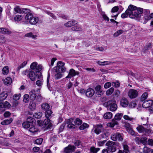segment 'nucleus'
Instances as JSON below:
<instances>
[{
	"label": "nucleus",
	"mask_w": 153,
	"mask_h": 153,
	"mask_svg": "<svg viewBox=\"0 0 153 153\" xmlns=\"http://www.w3.org/2000/svg\"><path fill=\"white\" fill-rule=\"evenodd\" d=\"M63 76L62 74L60 72H58L54 76V78L56 79H58L61 78Z\"/></svg>",
	"instance_id": "nucleus-46"
},
{
	"label": "nucleus",
	"mask_w": 153,
	"mask_h": 153,
	"mask_svg": "<svg viewBox=\"0 0 153 153\" xmlns=\"http://www.w3.org/2000/svg\"><path fill=\"white\" fill-rule=\"evenodd\" d=\"M114 89L113 88L111 87L108 89L106 92V94L107 95H110L114 92Z\"/></svg>",
	"instance_id": "nucleus-45"
},
{
	"label": "nucleus",
	"mask_w": 153,
	"mask_h": 153,
	"mask_svg": "<svg viewBox=\"0 0 153 153\" xmlns=\"http://www.w3.org/2000/svg\"><path fill=\"white\" fill-rule=\"evenodd\" d=\"M126 130L131 135H134L135 134V132L131 128L127 127H126Z\"/></svg>",
	"instance_id": "nucleus-48"
},
{
	"label": "nucleus",
	"mask_w": 153,
	"mask_h": 153,
	"mask_svg": "<svg viewBox=\"0 0 153 153\" xmlns=\"http://www.w3.org/2000/svg\"><path fill=\"white\" fill-rule=\"evenodd\" d=\"M123 115L122 113H117L115 115L114 118L115 120H119L121 119Z\"/></svg>",
	"instance_id": "nucleus-38"
},
{
	"label": "nucleus",
	"mask_w": 153,
	"mask_h": 153,
	"mask_svg": "<svg viewBox=\"0 0 153 153\" xmlns=\"http://www.w3.org/2000/svg\"><path fill=\"white\" fill-rule=\"evenodd\" d=\"M30 123L27 121L23 123L22 126L25 128H28L30 127Z\"/></svg>",
	"instance_id": "nucleus-49"
},
{
	"label": "nucleus",
	"mask_w": 153,
	"mask_h": 153,
	"mask_svg": "<svg viewBox=\"0 0 153 153\" xmlns=\"http://www.w3.org/2000/svg\"><path fill=\"white\" fill-rule=\"evenodd\" d=\"M112 114L111 112H106L104 114L103 117L105 119H110L112 118Z\"/></svg>",
	"instance_id": "nucleus-19"
},
{
	"label": "nucleus",
	"mask_w": 153,
	"mask_h": 153,
	"mask_svg": "<svg viewBox=\"0 0 153 153\" xmlns=\"http://www.w3.org/2000/svg\"><path fill=\"white\" fill-rule=\"evenodd\" d=\"M76 149V147L74 146L69 145L65 148L64 152L65 153H72Z\"/></svg>",
	"instance_id": "nucleus-8"
},
{
	"label": "nucleus",
	"mask_w": 153,
	"mask_h": 153,
	"mask_svg": "<svg viewBox=\"0 0 153 153\" xmlns=\"http://www.w3.org/2000/svg\"><path fill=\"white\" fill-rule=\"evenodd\" d=\"M116 103V101L115 100L111 99L104 102L103 105L106 107L108 110L114 111L116 110L117 108V106Z\"/></svg>",
	"instance_id": "nucleus-2"
},
{
	"label": "nucleus",
	"mask_w": 153,
	"mask_h": 153,
	"mask_svg": "<svg viewBox=\"0 0 153 153\" xmlns=\"http://www.w3.org/2000/svg\"><path fill=\"white\" fill-rule=\"evenodd\" d=\"M23 16L21 15H17L14 17V19L16 21L19 22L21 21L22 19Z\"/></svg>",
	"instance_id": "nucleus-33"
},
{
	"label": "nucleus",
	"mask_w": 153,
	"mask_h": 153,
	"mask_svg": "<svg viewBox=\"0 0 153 153\" xmlns=\"http://www.w3.org/2000/svg\"><path fill=\"white\" fill-rule=\"evenodd\" d=\"M20 94H16L13 96V99L15 100H17L20 98Z\"/></svg>",
	"instance_id": "nucleus-57"
},
{
	"label": "nucleus",
	"mask_w": 153,
	"mask_h": 153,
	"mask_svg": "<svg viewBox=\"0 0 153 153\" xmlns=\"http://www.w3.org/2000/svg\"><path fill=\"white\" fill-rule=\"evenodd\" d=\"M90 151L92 153H97L100 150L99 148H95L94 147H91L90 148Z\"/></svg>",
	"instance_id": "nucleus-39"
},
{
	"label": "nucleus",
	"mask_w": 153,
	"mask_h": 153,
	"mask_svg": "<svg viewBox=\"0 0 153 153\" xmlns=\"http://www.w3.org/2000/svg\"><path fill=\"white\" fill-rule=\"evenodd\" d=\"M94 91L93 89L91 88H89L86 91L85 94L87 97H91L94 95Z\"/></svg>",
	"instance_id": "nucleus-9"
},
{
	"label": "nucleus",
	"mask_w": 153,
	"mask_h": 153,
	"mask_svg": "<svg viewBox=\"0 0 153 153\" xmlns=\"http://www.w3.org/2000/svg\"><path fill=\"white\" fill-rule=\"evenodd\" d=\"M82 123V121L78 118H76L74 120V123L76 125H80Z\"/></svg>",
	"instance_id": "nucleus-40"
},
{
	"label": "nucleus",
	"mask_w": 153,
	"mask_h": 153,
	"mask_svg": "<svg viewBox=\"0 0 153 153\" xmlns=\"http://www.w3.org/2000/svg\"><path fill=\"white\" fill-rule=\"evenodd\" d=\"M142 11V8L130 4L125 12L121 15V17L123 18H125L129 16L131 18L137 19L141 17V15L143 13Z\"/></svg>",
	"instance_id": "nucleus-1"
},
{
	"label": "nucleus",
	"mask_w": 153,
	"mask_h": 153,
	"mask_svg": "<svg viewBox=\"0 0 153 153\" xmlns=\"http://www.w3.org/2000/svg\"><path fill=\"white\" fill-rule=\"evenodd\" d=\"M13 121L12 118H10L9 119H7L2 121L1 124L2 125H7Z\"/></svg>",
	"instance_id": "nucleus-24"
},
{
	"label": "nucleus",
	"mask_w": 153,
	"mask_h": 153,
	"mask_svg": "<svg viewBox=\"0 0 153 153\" xmlns=\"http://www.w3.org/2000/svg\"><path fill=\"white\" fill-rule=\"evenodd\" d=\"M27 63V61H24L18 67V70H20V69L23 68L26 66Z\"/></svg>",
	"instance_id": "nucleus-55"
},
{
	"label": "nucleus",
	"mask_w": 153,
	"mask_h": 153,
	"mask_svg": "<svg viewBox=\"0 0 153 153\" xmlns=\"http://www.w3.org/2000/svg\"><path fill=\"white\" fill-rule=\"evenodd\" d=\"M124 31L122 30H117L114 34V36L116 37L118 36L119 35L122 34Z\"/></svg>",
	"instance_id": "nucleus-41"
},
{
	"label": "nucleus",
	"mask_w": 153,
	"mask_h": 153,
	"mask_svg": "<svg viewBox=\"0 0 153 153\" xmlns=\"http://www.w3.org/2000/svg\"><path fill=\"white\" fill-rule=\"evenodd\" d=\"M9 71L8 67L6 66L4 67L2 70V73L4 75H7L8 74Z\"/></svg>",
	"instance_id": "nucleus-31"
},
{
	"label": "nucleus",
	"mask_w": 153,
	"mask_h": 153,
	"mask_svg": "<svg viewBox=\"0 0 153 153\" xmlns=\"http://www.w3.org/2000/svg\"><path fill=\"white\" fill-rule=\"evenodd\" d=\"M123 153H129V147L126 143H123Z\"/></svg>",
	"instance_id": "nucleus-22"
},
{
	"label": "nucleus",
	"mask_w": 153,
	"mask_h": 153,
	"mask_svg": "<svg viewBox=\"0 0 153 153\" xmlns=\"http://www.w3.org/2000/svg\"><path fill=\"white\" fill-rule=\"evenodd\" d=\"M53 112L50 109L45 111V115L46 118H49L51 116V114Z\"/></svg>",
	"instance_id": "nucleus-26"
},
{
	"label": "nucleus",
	"mask_w": 153,
	"mask_h": 153,
	"mask_svg": "<svg viewBox=\"0 0 153 153\" xmlns=\"http://www.w3.org/2000/svg\"><path fill=\"white\" fill-rule=\"evenodd\" d=\"M101 88V86L100 85H98L95 88V91H97V92L98 93L97 95L99 97H100V95L103 94V92L102 91Z\"/></svg>",
	"instance_id": "nucleus-15"
},
{
	"label": "nucleus",
	"mask_w": 153,
	"mask_h": 153,
	"mask_svg": "<svg viewBox=\"0 0 153 153\" xmlns=\"http://www.w3.org/2000/svg\"><path fill=\"white\" fill-rule=\"evenodd\" d=\"M71 30L74 31H79L81 30L82 29L80 27L76 26L72 27Z\"/></svg>",
	"instance_id": "nucleus-54"
},
{
	"label": "nucleus",
	"mask_w": 153,
	"mask_h": 153,
	"mask_svg": "<svg viewBox=\"0 0 153 153\" xmlns=\"http://www.w3.org/2000/svg\"><path fill=\"white\" fill-rule=\"evenodd\" d=\"M74 145L79 148H80L81 147V142L79 140L76 141L74 143Z\"/></svg>",
	"instance_id": "nucleus-62"
},
{
	"label": "nucleus",
	"mask_w": 153,
	"mask_h": 153,
	"mask_svg": "<svg viewBox=\"0 0 153 153\" xmlns=\"http://www.w3.org/2000/svg\"><path fill=\"white\" fill-rule=\"evenodd\" d=\"M108 150L112 152H114L116 151L115 145L111 147H107Z\"/></svg>",
	"instance_id": "nucleus-50"
},
{
	"label": "nucleus",
	"mask_w": 153,
	"mask_h": 153,
	"mask_svg": "<svg viewBox=\"0 0 153 153\" xmlns=\"http://www.w3.org/2000/svg\"><path fill=\"white\" fill-rule=\"evenodd\" d=\"M151 151V149L146 146H145L143 149V152L144 153H148Z\"/></svg>",
	"instance_id": "nucleus-56"
},
{
	"label": "nucleus",
	"mask_w": 153,
	"mask_h": 153,
	"mask_svg": "<svg viewBox=\"0 0 153 153\" xmlns=\"http://www.w3.org/2000/svg\"><path fill=\"white\" fill-rule=\"evenodd\" d=\"M120 84L119 82H112V85L113 86H114L116 88L119 87L120 86Z\"/></svg>",
	"instance_id": "nucleus-59"
},
{
	"label": "nucleus",
	"mask_w": 153,
	"mask_h": 153,
	"mask_svg": "<svg viewBox=\"0 0 153 153\" xmlns=\"http://www.w3.org/2000/svg\"><path fill=\"white\" fill-rule=\"evenodd\" d=\"M28 75L32 81H34L36 79V75L34 71H30L29 72Z\"/></svg>",
	"instance_id": "nucleus-16"
},
{
	"label": "nucleus",
	"mask_w": 153,
	"mask_h": 153,
	"mask_svg": "<svg viewBox=\"0 0 153 153\" xmlns=\"http://www.w3.org/2000/svg\"><path fill=\"white\" fill-rule=\"evenodd\" d=\"M29 96L28 94H26L23 96V101L25 103H28L29 101Z\"/></svg>",
	"instance_id": "nucleus-34"
},
{
	"label": "nucleus",
	"mask_w": 153,
	"mask_h": 153,
	"mask_svg": "<svg viewBox=\"0 0 153 153\" xmlns=\"http://www.w3.org/2000/svg\"><path fill=\"white\" fill-rule=\"evenodd\" d=\"M117 122L116 120L113 119L111 122L108 124V126L111 127H113L115 125H117Z\"/></svg>",
	"instance_id": "nucleus-28"
},
{
	"label": "nucleus",
	"mask_w": 153,
	"mask_h": 153,
	"mask_svg": "<svg viewBox=\"0 0 153 153\" xmlns=\"http://www.w3.org/2000/svg\"><path fill=\"white\" fill-rule=\"evenodd\" d=\"M41 107L42 110L45 111L49 110L50 105L48 103H44L42 105Z\"/></svg>",
	"instance_id": "nucleus-21"
},
{
	"label": "nucleus",
	"mask_w": 153,
	"mask_h": 153,
	"mask_svg": "<svg viewBox=\"0 0 153 153\" xmlns=\"http://www.w3.org/2000/svg\"><path fill=\"white\" fill-rule=\"evenodd\" d=\"M10 106L11 105L8 102H3L0 100V114H2L6 109L9 108Z\"/></svg>",
	"instance_id": "nucleus-4"
},
{
	"label": "nucleus",
	"mask_w": 153,
	"mask_h": 153,
	"mask_svg": "<svg viewBox=\"0 0 153 153\" xmlns=\"http://www.w3.org/2000/svg\"><path fill=\"white\" fill-rule=\"evenodd\" d=\"M77 22L75 20L70 21L64 24V25L67 27H69L77 24Z\"/></svg>",
	"instance_id": "nucleus-13"
},
{
	"label": "nucleus",
	"mask_w": 153,
	"mask_h": 153,
	"mask_svg": "<svg viewBox=\"0 0 153 153\" xmlns=\"http://www.w3.org/2000/svg\"><path fill=\"white\" fill-rule=\"evenodd\" d=\"M43 140L42 138H38L35 141V143L37 145H41Z\"/></svg>",
	"instance_id": "nucleus-53"
},
{
	"label": "nucleus",
	"mask_w": 153,
	"mask_h": 153,
	"mask_svg": "<svg viewBox=\"0 0 153 153\" xmlns=\"http://www.w3.org/2000/svg\"><path fill=\"white\" fill-rule=\"evenodd\" d=\"M25 19L26 20L29 21L30 24L33 25H35L37 23L39 20L38 17L33 16L31 13L27 14L25 16Z\"/></svg>",
	"instance_id": "nucleus-3"
},
{
	"label": "nucleus",
	"mask_w": 153,
	"mask_h": 153,
	"mask_svg": "<svg viewBox=\"0 0 153 153\" xmlns=\"http://www.w3.org/2000/svg\"><path fill=\"white\" fill-rule=\"evenodd\" d=\"M29 131L31 132L34 133L38 131V129L35 126H31L29 129Z\"/></svg>",
	"instance_id": "nucleus-42"
},
{
	"label": "nucleus",
	"mask_w": 153,
	"mask_h": 153,
	"mask_svg": "<svg viewBox=\"0 0 153 153\" xmlns=\"http://www.w3.org/2000/svg\"><path fill=\"white\" fill-rule=\"evenodd\" d=\"M99 65H108L109 64L110 62L109 61H104L103 62L98 61L97 62Z\"/></svg>",
	"instance_id": "nucleus-43"
},
{
	"label": "nucleus",
	"mask_w": 153,
	"mask_h": 153,
	"mask_svg": "<svg viewBox=\"0 0 153 153\" xmlns=\"http://www.w3.org/2000/svg\"><path fill=\"white\" fill-rule=\"evenodd\" d=\"M50 120L49 118H47L44 120L43 122L41 121H38L37 123L39 126L42 128L45 127H50L51 126Z\"/></svg>",
	"instance_id": "nucleus-5"
},
{
	"label": "nucleus",
	"mask_w": 153,
	"mask_h": 153,
	"mask_svg": "<svg viewBox=\"0 0 153 153\" xmlns=\"http://www.w3.org/2000/svg\"><path fill=\"white\" fill-rule=\"evenodd\" d=\"M128 101L126 98L123 97L121 100L120 104L122 107H126L128 105Z\"/></svg>",
	"instance_id": "nucleus-12"
},
{
	"label": "nucleus",
	"mask_w": 153,
	"mask_h": 153,
	"mask_svg": "<svg viewBox=\"0 0 153 153\" xmlns=\"http://www.w3.org/2000/svg\"><path fill=\"white\" fill-rule=\"evenodd\" d=\"M42 69V66L41 65H37L35 69L34 70L36 72H39V71H41Z\"/></svg>",
	"instance_id": "nucleus-51"
},
{
	"label": "nucleus",
	"mask_w": 153,
	"mask_h": 153,
	"mask_svg": "<svg viewBox=\"0 0 153 153\" xmlns=\"http://www.w3.org/2000/svg\"><path fill=\"white\" fill-rule=\"evenodd\" d=\"M42 114L41 112H38L34 113L33 114V116L37 119H39L42 117Z\"/></svg>",
	"instance_id": "nucleus-36"
},
{
	"label": "nucleus",
	"mask_w": 153,
	"mask_h": 153,
	"mask_svg": "<svg viewBox=\"0 0 153 153\" xmlns=\"http://www.w3.org/2000/svg\"><path fill=\"white\" fill-rule=\"evenodd\" d=\"M137 131L139 133L144 132L145 128L142 125H139L137 128Z\"/></svg>",
	"instance_id": "nucleus-32"
},
{
	"label": "nucleus",
	"mask_w": 153,
	"mask_h": 153,
	"mask_svg": "<svg viewBox=\"0 0 153 153\" xmlns=\"http://www.w3.org/2000/svg\"><path fill=\"white\" fill-rule=\"evenodd\" d=\"M102 126V125H98L94 126V132L97 134H98L101 132Z\"/></svg>",
	"instance_id": "nucleus-10"
},
{
	"label": "nucleus",
	"mask_w": 153,
	"mask_h": 153,
	"mask_svg": "<svg viewBox=\"0 0 153 153\" xmlns=\"http://www.w3.org/2000/svg\"><path fill=\"white\" fill-rule=\"evenodd\" d=\"M102 15L104 19L105 20H106L107 21H108L109 20V19L108 17L107 16L105 15V13L104 12H103L102 13Z\"/></svg>",
	"instance_id": "nucleus-61"
},
{
	"label": "nucleus",
	"mask_w": 153,
	"mask_h": 153,
	"mask_svg": "<svg viewBox=\"0 0 153 153\" xmlns=\"http://www.w3.org/2000/svg\"><path fill=\"white\" fill-rule=\"evenodd\" d=\"M147 140V139L146 137H143L141 138L140 139V142L143 145H145L146 144Z\"/></svg>",
	"instance_id": "nucleus-52"
},
{
	"label": "nucleus",
	"mask_w": 153,
	"mask_h": 153,
	"mask_svg": "<svg viewBox=\"0 0 153 153\" xmlns=\"http://www.w3.org/2000/svg\"><path fill=\"white\" fill-rule=\"evenodd\" d=\"M12 79L10 77H7L4 81V84L7 85H10L12 82Z\"/></svg>",
	"instance_id": "nucleus-20"
},
{
	"label": "nucleus",
	"mask_w": 153,
	"mask_h": 153,
	"mask_svg": "<svg viewBox=\"0 0 153 153\" xmlns=\"http://www.w3.org/2000/svg\"><path fill=\"white\" fill-rule=\"evenodd\" d=\"M153 103V101L149 100L145 101L142 104L143 108H147L150 107Z\"/></svg>",
	"instance_id": "nucleus-11"
},
{
	"label": "nucleus",
	"mask_w": 153,
	"mask_h": 153,
	"mask_svg": "<svg viewBox=\"0 0 153 153\" xmlns=\"http://www.w3.org/2000/svg\"><path fill=\"white\" fill-rule=\"evenodd\" d=\"M143 12L144 15H149L150 13V11L149 10L144 9L143 10Z\"/></svg>",
	"instance_id": "nucleus-60"
},
{
	"label": "nucleus",
	"mask_w": 153,
	"mask_h": 153,
	"mask_svg": "<svg viewBox=\"0 0 153 153\" xmlns=\"http://www.w3.org/2000/svg\"><path fill=\"white\" fill-rule=\"evenodd\" d=\"M106 146L108 147H111L115 146V143L111 141H108L105 144Z\"/></svg>",
	"instance_id": "nucleus-37"
},
{
	"label": "nucleus",
	"mask_w": 153,
	"mask_h": 153,
	"mask_svg": "<svg viewBox=\"0 0 153 153\" xmlns=\"http://www.w3.org/2000/svg\"><path fill=\"white\" fill-rule=\"evenodd\" d=\"M36 36L34 35L31 32L25 34V37H31L33 39L36 38Z\"/></svg>",
	"instance_id": "nucleus-44"
},
{
	"label": "nucleus",
	"mask_w": 153,
	"mask_h": 153,
	"mask_svg": "<svg viewBox=\"0 0 153 153\" xmlns=\"http://www.w3.org/2000/svg\"><path fill=\"white\" fill-rule=\"evenodd\" d=\"M0 32L4 34H9L10 33V32L8 29L3 28H0Z\"/></svg>",
	"instance_id": "nucleus-29"
},
{
	"label": "nucleus",
	"mask_w": 153,
	"mask_h": 153,
	"mask_svg": "<svg viewBox=\"0 0 153 153\" xmlns=\"http://www.w3.org/2000/svg\"><path fill=\"white\" fill-rule=\"evenodd\" d=\"M111 138L113 141L118 140L121 141L123 140L122 136L119 133L112 134L111 135Z\"/></svg>",
	"instance_id": "nucleus-7"
},
{
	"label": "nucleus",
	"mask_w": 153,
	"mask_h": 153,
	"mask_svg": "<svg viewBox=\"0 0 153 153\" xmlns=\"http://www.w3.org/2000/svg\"><path fill=\"white\" fill-rule=\"evenodd\" d=\"M22 8H20L19 6H16L14 8V10L16 13H22Z\"/></svg>",
	"instance_id": "nucleus-35"
},
{
	"label": "nucleus",
	"mask_w": 153,
	"mask_h": 153,
	"mask_svg": "<svg viewBox=\"0 0 153 153\" xmlns=\"http://www.w3.org/2000/svg\"><path fill=\"white\" fill-rule=\"evenodd\" d=\"M28 107L31 110H34L36 107V105L35 102L33 100L30 102Z\"/></svg>",
	"instance_id": "nucleus-18"
},
{
	"label": "nucleus",
	"mask_w": 153,
	"mask_h": 153,
	"mask_svg": "<svg viewBox=\"0 0 153 153\" xmlns=\"http://www.w3.org/2000/svg\"><path fill=\"white\" fill-rule=\"evenodd\" d=\"M111 86V84L109 82H106L104 85V87L105 88L107 89L110 87Z\"/></svg>",
	"instance_id": "nucleus-63"
},
{
	"label": "nucleus",
	"mask_w": 153,
	"mask_h": 153,
	"mask_svg": "<svg viewBox=\"0 0 153 153\" xmlns=\"http://www.w3.org/2000/svg\"><path fill=\"white\" fill-rule=\"evenodd\" d=\"M89 127V125L85 123H84L79 127V129L80 130H82L88 128Z\"/></svg>",
	"instance_id": "nucleus-27"
},
{
	"label": "nucleus",
	"mask_w": 153,
	"mask_h": 153,
	"mask_svg": "<svg viewBox=\"0 0 153 153\" xmlns=\"http://www.w3.org/2000/svg\"><path fill=\"white\" fill-rule=\"evenodd\" d=\"M30 96V98L32 100H34L36 97V92L34 90H31L29 93Z\"/></svg>",
	"instance_id": "nucleus-23"
},
{
	"label": "nucleus",
	"mask_w": 153,
	"mask_h": 153,
	"mask_svg": "<svg viewBox=\"0 0 153 153\" xmlns=\"http://www.w3.org/2000/svg\"><path fill=\"white\" fill-rule=\"evenodd\" d=\"M42 80H38L36 82V85L38 86H41L43 84Z\"/></svg>",
	"instance_id": "nucleus-64"
},
{
	"label": "nucleus",
	"mask_w": 153,
	"mask_h": 153,
	"mask_svg": "<svg viewBox=\"0 0 153 153\" xmlns=\"http://www.w3.org/2000/svg\"><path fill=\"white\" fill-rule=\"evenodd\" d=\"M76 74V72L73 69H71L70 70L68 75L66 77V78H71Z\"/></svg>",
	"instance_id": "nucleus-14"
},
{
	"label": "nucleus",
	"mask_w": 153,
	"mask_h": 153,
	"mask_svg": "<svg viewBox=\"0 0 153 153\" xmlns=\"http://www.w3.org/2000/svg\"><path fill=\"white\" fill-rule=\"evenodd\" d=\"M138 95V94L137 91L133 89H130L128 93V96L131 99L137 97Z\"/></svg>",
	"instance_id": "nucleus-6"
},
{
	"label": "nucleus",
	"mask_w": 153,
	"mask_h": 153,
	"mask_svg": "<svg viewBox=\"0 0 153 153\" xmlns=\"http://www.w3.org/2000/svg\"><path fill=\"white\" fill-rule=\"evenodd\" d=\"M123 118L125 120L131 121L132 123H133L135 121L136 119L135 118H133L129 117L127 115H125L123 116Z\"/></svg>",
	"instance_id": "nucleus-25"
},
{
	"label": "nucleus",
	"mask_w": 153,
	"mask_h": 153,
	"mask_svg": "<svg viewBox=\"0 0 153 153\" xmlns=\"http://www.w3.org/2000/svg\"><path fill=\"white\" fill-rule=\"evenodd\" d=\"M8 96L7 92V91H4L2 92L0 94V100L2 101L5 100Z\"/></svg>",
	"instance_id": "nucleus-17"
},
{
	"label": "nucleus",
	"mask_w": 153,
	"mask_h": 153,
	"mask_svg": "<svg viewBox=\"0 0 153 153\" xmlns=\"http://www.w3.org/2000/svg\"><path fill=\"white\" fill-rule=\"evenodd\" d=\"M148 97V94L146 92H145L140 97V100L141 101H145Z\"/></svg>",
	"instance_id": "nucleus-30"
},
{
	"label": "nucleus",
	"mask_w": 153,
	"mask_h": 153,
	"mask_svg": "<svg viewBox=\"0 0 153 153\" xmlns=\"http://www.w3.org/2000/svg\"><path fill=\"white\" fill-rule=\"evenodd\" d=\"M37 65V63L36 62H33L30 65V68L32 70H35L36 67Z\"/></svg>",
	"instance_id": "nucleus-58"
},
{
	"label": "nucleus",
	"mask_w": 153,
	"mask_h": 153,
	"mask_svg": "<svg viewBox=\"0 0 153 153\" xmlns=\"http://www.w3.org/2000/svg\"><path fill=\"white\" fill-rule=\"evenodd\" d=\"M57 65L56 67V68H58L59 69V68H62L64 66L65 63L61 61H59L57 63Z\"/></svg>",
	"instance_id": "nucleus-47"
}]
</instances>
